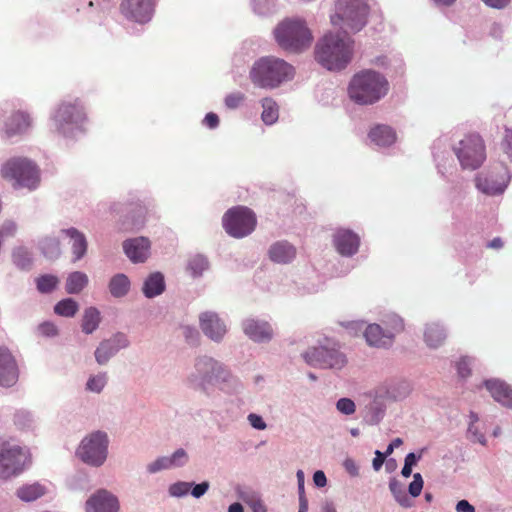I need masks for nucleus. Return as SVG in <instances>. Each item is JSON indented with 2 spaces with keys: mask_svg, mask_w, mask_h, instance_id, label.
<instances>
[{
  "mask_svg": "<svg viewBox=\"0 0 512 512\" xmlns=\"http://www.w3.org/2000/svg\"><path fill=\"white\" fill-rule=\"evenodd\" d=\"M316 60L330 71L344 69L352 58V42L345 35L327 33L315 49Z\"/></svg>",
  "mask_w": 512,
  "mask_h": 512,
  "instance_id": "nucleus-1",
  "label": "nucleus"
},
{
  "mask_svg": "<svg viewBox=\"0 0 512 512\" xmlns=\"http://www.w3.org/2000/svg\"><path fill=\"white\" fill-rule=\"evenodd\" d=\"M389 90L387 79L374 70H363L355 74L348 86L351 100L361 105H371L383 98Z\"/></svg>",
  "mask_w": 512,
  "mask_h": 512,
  "instance_id": "nucleus-2",
  "label": "nucleus"
},
{
  "mask_svg": "<svg viewBox=\"0 0 512 512\" xmlns=\"http://www.w3.org/2000/svg\"><path fill=\"white\" fill-rule=\"evenodd\" d=\"M294 68L286 61L273 57H262L257 60L251 70V81L260 88H276L281 83L291 80Z\"/></svg>",
  "mask_w": 512,
  "mask_h": 512,
  "instance_id": "nucleus-3",
  "label": "nucleus"
},
{
  "mask_svg": "<svg viewBox=\"0 0 512 512\" xmlns=\"http://www.w3.org/2000/svg\"><path fill=\"white\" fill-rule=\"evenodd\" d=\"M369 7L364 0H337L331 22L344 34L358 32L365 25Z\"/></svg>",
  "mask_w": 512,
  "mask_h": 512,
  "instance_id": "nucleus-4",
  "label": "nucleus"
},
{
  "mask_svg": "<svg viewBox=\"0 0 512 512\" xmlns=\"http://www.w3.org/2000/svg\"><path fill=\"white\" fill-rule=\"evenodd\" d=\"M0 173L4 179L12 181L15 188L35 189L40 182L37 166L27 158L15 157L7 160Z\"/></svg>",
  "mask_w": 512,
  "mask_h": 512,
  "instance_id": "nucleus-5",
  "label": "nucleus"
},
{
  "mask_svg": "<svg viewBox=\"0 0 512 512\" xmlns=\"http://www.w3.org/2000/svg\"><path fill=\"white\" fill-rule=\"evenodd\" d=\"M274 34L279 46L291 52L308 48L312 41L309 29L301 20H284L277 26Z\"/></svg>",
  "mask_w": 512,
  "mask_h": 512,
  "instance_id": "nucleus-6",
  "label": "nucleus"
},
{
  "mask_svg": "<svg viewBox=\"0 0 512 512\" xmlns=\"http://www.w3.org/2000/svg\"><path fill=\"white\" fill-rule=\"evenodd\" d=\"M453 150L463 169L475 170L486 160V146L477 133L465 135Z\"/></svg>",
  "mask_w": 512,
  "mask_h": 512,
  "instance_id": "nucleus-7",
  "label": "nucleus"
},
{
  "mask_svg": "<svg viewBox=\"0 0 512 512\" xmlns=\"http://www.w3.org/2000/svg\"><path fill=\"white\" fill-rule=\"evenodd\" d=\"M225 231L234 238H242L251 234L256 227V216L252 210L244 206L229 209L222 219Z\"/></svg>",
  "mask_w": 512,
  "mask_h": 512,
  "instance_id": "nucleus-8",
  "label": "nucleus"
},
{
  "mask_svg": "<svg viewBox=\"0 0 512 512\" xmlns=\"http://www.w3.org/2000/svg\"><path fill=\"white\" fill-rule=\"evenodd\" d=\"M108 439L103 432L97 431L84 438L77 450L79 458L92 466H100L107 457Z\"/></svg>",
  "mask_w": 512,
  "mask_h": 512,
  "instance_id": "nucleus-9",
  "label": "nucleus"
},
{
  "mask_svg": "<svg viewBox=\"0 0 512 512\" xmlns=\"http://www.w3.org/2000/svg\"><path fill=\"white\" fill-rule=\"evenodd\" d=\"M303 358L316 368L341 369L347 363L346 356L335 347L318 346L309 348Z\"/></svg>",
  "mask_w": 512,
  "mask_h": 512,
  "instance_id": "nucleus-10",
  "label": "nucleus"
},
{
  "mask_svg": "<svg viewBox=\"0 0 512 512\" xmlns=\"http://www.w3.org/2000/svg\"><path fill=\"white\" fill-rule=\"evenodd\" d=\"M26 462L23 449L17 445H0V479H8L22 472Z\"/></svg>",
  "mask_w": 512,
  "mask_h": 512,
  "instance_id": "nucleus-11",
  "label": "nucleus"
},
{
  "mask_svg": "<svg viewBox=\"0 0 512 512\" xmlns=\"http://www.w3.org/2000/svg\"><path fill=\"white\" fill-rule=\"evenodd\" d=\"M85 119L86 113L84 107L78 100L74 102H63L59 105L54 115L56 129L63 133H65V125H78Z\"/></svg>",
  "mask_w": 512,
  "mask_h": 512,
  "instance_id": "nucleus-12",
  "label": "nucleus"
},
{
  "mask_svg": "<svg viewBox=\"0 0 512 512\" xmlns=\"http://www.w3.org/2000/svg\"><path fill=\"white\" fill-rule=\"evenodd\" d=\"M155 0H122L121 14L128 20L144 24L151 20Z\"/></svg>",
  "mask_w": 512,
  "mask_h": 512,
  "instance_id": "nucleus-13",
  "label": "nucleus"
},
{
  "mask_svg": "<svg viewBox=\"0 0 512 512\" xmlns=\"http://www.w3.org/2000/svg\"><path fill=\"white\" fill-rule=\"evenodd\" d=\"M18 380V368L16 361L9 350L0 347V385L13 386Z\"/></svg>",
  "mask_w": 512,
  "mask_h": 512,
  "instance_id": "nucleus-14",
  "label": "nucleus"
},
{
  "mask_svg": "<svg viewBox=\"0 0 512 512\" xmlns=\"http://www.w3.org/2000/svg\"><path fill=\"white\" fill-rule=\"evenodd\" d=\"M200 328L203 333L213 341H220L226 334V325L221 321L217 314L213 312H204L199 317Z\"/></svg>",
  "mask_w": 512,
  "mask_h": 512,
  "instance_id": "nucleus-15",
  "label": "nucleus"
},
{
  "mask_svg": "<svg viewBox=\"0 0 512 512\" xmlns=\"http://www.w3.org/2000/svg\"><path fill=\"white\" fill-rule=\"evenodd\" d=\"M333 241L336 250L343 256L354 255L360 244L358 235L348 229H338L334 234Z\"/></svg>",
  "mask_w": 512,
  "mask_h": 512,
  "instance_id": "nucleus-16",
  "label": "nucleus"
},
{
  "mask_svg": "<svg viewBox=\"0 0 512 512\" xmlns=\"http://www.w3.org/2000/svg\"><path fill=\"white\" fill-rule=\"evenodd\" d=\"M87 512H117L118 501L106 490H100L87 501Z\"/></svg>",
  "mask_w": 512,
  "mask_h": 512,
  "instance_id": "nucleus-17",
  "label": "nucleus"
},
{
  "mask_svg": "<svg viewBox=\"0 0 512 512\" xmlns=\"http://www.w3.org/2000/svg\"><path fill=\"white\" fill-rule=\"evenodd\" d=\"M244 333L255 342H264L272 339L273 330L266 321L247 319L243 322Z\"/></svg>",
  "mask_w": 512,
  "mask_h": 512,
  "instance_id": "nucleus-18",
  "label": "nucleus"
},
{
  "mask_svg": "<svg viewBox=\"0 0 512 512\" xmlns=\"http://www.w3.org/2000/svg\"><path fill=\"white\" fill-rule=\"evenodd\" d=\"M492 398L505 407H512V387L503 380L490 379L484 382Z\"/></svg>",
  "mask_w": 512,
  "mask_h": 512,
  "instance_id": "nucleus-19",
  "label": "nucleus"
},
{
  "mask_svg": "<svg viewBox=\"0 0 512 512\" xmlns=\"http://www.w3.org/2000/svg\"><path fill=\"white\" fill-rule=\"evenodd\" d=\"M123 248L131 261L144 262L149 255L150 242L144 237L134 238L125 241Z\"/></svg>",
  "mask_w": 512,
  "mask_h": 512,
  "instance_id": "nucleus-20",
  "label": "nucleus"
},
{
  "mask_svg": "<svg viewBox=\"0 0 512 512\" xmlns=\"http://www.w3.org/2000/svg\"><path fill=\"white\" fill-rule=\"evenodd\" d=\"M364 337L368 345L383 348L392 344L394 335L383 331L382 327L378 324H370L365 329Z\"/></svg>",
  "mask_w": 512,
  "mask_h": 512,
  "instance_id": "nucleus-21",
  "label": "nucleus"
},
{
  "mask_svg": "<svg viewBox=\"0 0 512 512\" xmlns=\"http://www.w3.org/2000/svg\"><path fill=\"white\" fill-rule=\"evenodd\" d=\"M195 368L197 371V375L195 377L201 380V385L211 382L214 377H217L220 369L218 363L209 357H201L197 359Z\"/></svg>",
  "mask_w": 512,
  "mask_h": 512,
  "instance_id": "nucleus-22",
  "label": "nucleus"
},
{
  "mask_svg": "<svg viewBox=\"0 0 512 512\" xmlns=\"http://www.w3.org/2000/svg\"><path fill=\"white\" fill-rule=\"evenodd\" d=\"M296 256V249L286 241L273 244L269 249V257L276 263H288Z\"/></svg>",
  "mask_w": 512,
  "mask_h": 512,
  "instance_id": "nucleus-23",
  "label": "nucleus"
},
{
  "mask_svg": "<svg viewBox=\"0 0 512 512\" xmlns=\"http://www.w3.org/2000/svg\"><path fill=\"white\" fill-rule=\"evenodd\" d=\"M31 126L30 116L22 111L15 112L5 123V132L13 136L25 132Z\"/></svg>",
  "mask_w": 512,
  "mask_h": 512,
  "instance_id": "nucleus-24",
  "label": "nucleus"
},
{
  "mask_svg": "<svg viewBox=\"0 0 512 512\" xmlns=\"http://www.w3.org/2000/svg\"><path fill=\"white\" fill-rule=\"evenodd\" d=\"M369 138L378 146H389L396 140L393 129L386 125H377L369 132Z\"/></svg>",
  "mask_w": 512,
  "mask_h": 512,
  "instance_id": "nucleus-25",
  "label": "nucleus"
},
{
  "mask_svg": "<svg viewBox=\"0 0 512 512\" xmlns=\"http://www.w3.org/2000/svg\"><path fill=\"white\" fill-rule=\"evenodd\" d=\"M67 236L72 240V251L74 254V261L80 260L87 251V240L83 233L75 228H70L64 231Z\"/></svg>",
  "mask_w": 512,
  "mask_h": 512,
  "instance_id": "nucleus-26",
  "label": "nucleus"
},
{
  "mask_svg": "<svg viewBox=\"0 0 512 512\" xmlns=\"http://www.w3.org/2000/svg\"><path fill=\"white\" fill-rule=\"evenodd\" d=\"M165 283L164 277L161 273L156 272L151 274L144 283L143 293L146 297L152 298L164 291Z\"/></svg>",
  "mask_w": 512,
  "mask_h": 512,
  "instance_id": "nucleus-27",
  "label": "nucleus"
},
{
  "mask_svg": "<svg viewBox=\"0 0 512 512\" xmlns=\"http://www.w3.org/2000/svg\"><path fill=\"white\" fill-rule=\"evenodd\" d=\"M127 339L123 338V344L114 346L113 341H103L100 343L99 347L95 351L96 361L103 365L105 364L110 357H112L119 349L127 346Z\"/></svg>",
  "mask_w": 512,
  "mask_h": 512,
  "instance_id": "nucleus-28",
  "label": "nucleus"
},
{
  "mask_svg": "<svg viewBox=\"0 0 512 512\" xmlns=\"http://www.w3.org/2000/svg\"><path fill=\"white\" fill-rule=\"evenodd\" d=\"M446 334L443 328L436 323L428 324L424 331V339L431 348L439 347L445 340Z\"/></svg>",
  "mask_w": 512,
  "mask_h": 512,
  "instance_id": "nucleus-29",
  "label": "nucleus"
},
{
  "mask_svg": "<svg viewBox=\"0 0 512 512\" xmlns=\"http://www.w3.org/2000/svg\"><path fill=\"white\" fill-rule=\"evenodd\" d=\"M88 284V277L85 273L75 271L66 280L65 289L69 294L80 293Z\"/></svg>",
  "mask_w": 512,
  "mask_h": 512,
  "instance_id": "nucleus-30",
  "label": "nucleus"
},
{
  "mask_svg": "<svg viewBox=\"0 0 512 512\" xmlns=\"http://www.w3.org/2000/svg\"><path fill=\"white\" fill-rule=\"evenodd\" d=\"M45 487L38 484H28L20 487L17 490V496L23 501H34L45 494Z\"/></svg>",
  "mask_w": 512,
  "mask_h": 512,
  "instance_id": "nucleus-31",
  "label": "nucleus"
},
{
  "mask_svg": "<svg viewBox=\"0 0 512 512\" xmlns=\"http://www.w3.org/2000/svg\"><path fill=\"white\" fill-rule=\"evenodd\" d=\"M100 320V312L95 307L87 308L82 319V331L91 334L99 326Z\"/></svg>",
  "mask_w": 512,
  "mask_h": 512,
  "instance_id": "nucleus-32",
  "label": "nucleus"
},
{
  "mask_svg": "<svg viewBox=\"0 0 512 512\" xmlns=\"http://www.w3.org/2000/svg\"><path fill=\"white\" fill-rule=\"evenodd\" d=\"M476 186L485 194L495 195L504 191L505 185L489 179L487 176L478 175L476 177Z\"/></svg>",
  "mask_w": 512,
  "mask_h": 512,
  "instance_id": "nucleus-33",
  "label": "nucleus"
},
{
  "mask_svg": "<svg viewBox=\"0 0 512 512\" xmlns=\"http://www.w3.org/2000/svg\"><path fill=\"white\" fill-rule=\"evenodd\" d=\"M129 288L130 281L124 274H117L110 280L109 290L114 297H122L126 295Z\"/></svg>",
  "mask_w": 512,
  "mask_h": 512,
  "instance_id": "nucleus-34",
  "label": "nucleus"
},
{
  "mask_svg": "<svg viewBox=\"0 0 512 512\" xmlns=\"http://www.w3.org/2000/svg\"><path fill=\"white\" fill-rule=\"evenodd\" d=\"M389 489L393 494L395 500L405 508H409L412 506V500L407 495L403 485L396 479H391L389 482Z\"/></svg>",
  "mask_w": 512,
  "mask_h": 512,
  "instance_id": "nucleus-35",
  "label": "nucleus"
},
{
  "mask_svg": "<svg viewBox=\"0 0 512 512\" xmlns=\"http://www.w3.org/2000/svg\"><path fill=\"white\" fill-rule=\"evenodd\" d=\"M262 108V120L268 125L275 123L278 119V107L276 102L271 98H264L262 100Z\"/></svg>",
  "mask_w": 512,
  "mask_h": 512,
  "instance_id": "nucleus-36",
  "label": "nucleus"
},
{
  "mask_svg": "<svg viewBox=\"0 0 512 512\" xmlns=\"http://www.w3.org/2000/svg\"><path fill=\"white\" fill-rule=\"evenodd\" d=\"M79 309L78 303L72 298H66L59 301L55 307L54 312L63 317H73Z\"/></svg>",
  "mask_w": 512,
  "mask_h": 512,
  "instance_id": "nucleus-37",
  "label": "nucleus"
},
{
  "mask_svg": "<svg viewBox=\"0 0 512 512\" xmlns=\"http://www.w3.org/2000/svg\"><path fill=\"white\" fill-rule=\"evenodd\" d=\"M59 284V279L50 274L42 275L36 279V287L40 293H50Z\"/></svg>",
  "mask_w": 512,
  "mask_h": 512,
  "instance_id": "nucleus-38",
  "label": "nucleus"
},
{
  "mask_svg": "<svg viewBox=\"0 0 512 512\" xmlns=\"http://www.w3.org/2000/svg\"><path fill=\"white\" fill-rule=\"evenodd\" d=\"M13 261L19 268L27 269L32 263L31 254L26 248L19 247L13 252Z\"/></svg>",
  "mask_w": 512,
  "mask_h": 512,
  "instance_id": "nucleus-39",
  "label": "nucleus"
},
{
  "mask_svg": "<svg viewBox=\"0 0 512 512\" xmlns=\"http://www.w3.org/2000/svg\"><path fill=\"white\" fill-rule=\"evenodd\" d=\"M43 253L48 258H55L60 254V243L57 239L48 238L41 244Z\"/></svg>",
  "mask_w": 512,
  "mask_h": 512,
  "instance_id": "nucleus-40",
  "label": "nucleus"
},
{
  "mask_svg": "<svg viewBox=\"0 0 512 512\" xmlns=\"http://www.w3.org/2000/svg\"><path fill=\"white\" fill-rule=\"evenodd\" d=\"M208 267V262L203 256H195L189 261L188 269L194 277L202 274Z\"/></svg>",
  "mask_w": 512,
  "mask_h": 512,
  "instance_id": "nucleus-41",
  "label": "nucleus"
},
{
  "mask_svg": "<svg viewBox=\"0 0 512 512\" xmlns=\"http://www.w3.org/2000/svg\"><path fill=\"white\" fill-rule=\"evenodd\" d=\"M106 384V375L100 374L97 376L90 377L87 382V389L92 392H101Z\"/></svg>",
  "mask_w": 512,
  "mask_h": 512,
  "instance_id": "nucleus-42",
  "label": "nucleus"
},
{
  "mask_svg": "<svg viewBox=\"0 0 512 512\" xmlns=\"http://www.w3.org/2000/svg\"><path fill=\"white\" fill-rule=\"evenodd\" d=\"M339 412L345 415H351L355 412V403L350 398H340L336 403Z\"/></svg>",
  "mask_w": 512,
  "mask_h": 512,
  "instance_id": "nucleus-43",
  "label": "nucleus"
},
{
  "mask_svg": "<svg viewBox=\"0 0 512 512\" xmlns=\"http://www.w3.org/2000/svg\"><path fill=\"white\" fill-rule=\"evenodd\" d=\"M192 486V483L188 482H177L170 486L169 492L172 496L181 497L186 495L190 488Z\"/></svg>",
  "mask_w": 512,
  "mask_h": 512,
  "instance_id": "nucleus-44",
  "label": "nucleus"
},
{
  "mask_svg": "<svg viewBox=\"0 0 512 512\" xmlns=\"http://www.w3.org/2000/svg\"><path fill=\"white\" fill-rule=\"evenodd\" d=\"M423 488V479L420 473H416L413 476V481L409 485V493L412 497L420 495Z\"/></svg>",
  "mask_w": 512,
  "mask_h": 512,
  "instance_id": "nucleus-45",
  "label": "nucleus"
},
{
  "mask_svg": "<svg viewBox=\"0 0 512 512\" xmlns=\"http://www.w3.org/2000/svg\"><path fill=\"white\" fill-rule=\"evenodd\" d=\"M171 467L172 465L170 463V460H168V457H161L148 465V471L150 473H155L162 469H169Z\"/></svg>",
  "mask_w": 512,
  "mask_h": 512,
  "instance_id": "nucleus-46",
  "label": "nucleus"
},
{
  "mask_svg": "<svg viewBox=\"0 0 512 512\" xmlns=\"http://www.w3.org/2000/svg\"><path fill=\"white\" fill-rule=\"evenodd\" d=\"M244 99V94L240 92L232 93L225 98V104L228 108L235 109L241 105Z\"/></svg>",
  "mask_w": 512,
  "mask_h": 512,
  "instance_id": "nucleus-47",
  "label": "nucleus"
},
{
  "mask_svg": "<svg viewBox=\"0 0 512 512\" xmlns=\"http://www.w3.org/2000/svg\"><path fill=\"white\" fill-rule=\"evenodd\" d=\"M457 372L460 377L466 378L470 375V361L467 357L461 358L456 364Z\"/></svg>",
  "mask_w": 512,
  "mask_h": 512,
  "instance_id": "nucleus-48",
  "label": "nucleus"
},
{
  "mask_svg": "<svg viewBox=\"0 0 512 512\" xmlns=\"http://www.w3.org/2000/svg\"><path fill=\"white\" fill-rule=\"evenodd\" d=\"M168 460H170L172 467L180 466L186 462L187 454L184 449H178L171 457H168Z\"/></svg>",
  "mask_w": 512,
  "mask_h": 512,
  "instance_id": "nucleus-49",
  "label": "nucleus"
},
{
  "mask_svg": "<svg viewBox=\"0 0 512 512\" xmlns=\"http://www.w3.org/2000/svg\"><path fill=\"white\" fill-rule=\"evenodd\" d=\"M17 226L13 221H6L0 228V237H12L16 234Z\"/></svg>",
  "mask_w": 512,
  "mask_h": 512,
  "instance_id": "nucleus-50",
  "label": "nucleus"
},
{
  "mask_svg": "<svg viewBox=\"0 0 512 512\" xmlns=\"http://www.w3.org/2000/svg\"><path fill=\"white\" fill-rule=\"evenodd\" d=\"M502 148L508 158L512 161V129L506 130L505 138L502 142Z\"/></svg>",
  "mask_w": 512,
  "mask_h": 512,
  "instance_id": "nucleus-51",
  "label": "nucleus"
},
{
  "mask_svg": "<svg viewBox=\"0 0 512 512\" xmlns=\"http://www.w3.org/2000/svg\"><path fill=\"white\" fill-rule=\"evenodd\" d=\"M248 421L250 425L255 429L264 430L266 428V423L264 422L263 418L257 414H249Z\"/></svg>",
  "mask_w": 512,
  "mask_h": 512,
  "instance_id": "nucleus-52",
  "label": "nucleus"
},
{
  "mask_svg": "<svg viewBox=\"0 0 512 512\" xmlns=\"http://www.w3.org/2000/svg\"><path fill=\"white\" fill-rule=\"evenodd\" d=\"M209 489V483L207 481H204L200 484H196L192 491H191V494L195 497V498H200L201 496H203L207 490Z\"/></svg>",
  "mask_w": 512,
  "mask_h": 512,
  "instance_id": "nucleus-53",
  "label": "nucleus"
},
{
  "mask_svg": "<svg viewBox=\"0 0 512 512\" xmlns=\"http://www.w3.org/2000/svg\"><path fill=\"white\" fill-rule=\"evenodd\" d=\"M39 331L46 336H54L57 334V328L52 323H43L39 326Z\"/></svg>",
  "mask_w": 512,
  "mask_h": 512,
  "instance_id": "nucleus-54",
  "label": "nucleus"
},
{
  "mask_svg": "<svg viewBox=\"0 0 512 512\" xmlns=\"http://www.w3.org/2000/svg\"><path fill=\"white\" fill-rule=\"evenodd\" d=\"M204 123L211 129L216 128L219 124V117L217 114L210 112L205 116Z\"/></svg>",
  "mask_w": 512,
  "mask_h": 512,
  "instance_id": "nucleus-55",
  "label": "nucleus"
},
{
  "mask_svg": "<svg viewBox=\"0 0 512 512\" xmlns=\"http://www.w3.org/2000/svg\"><path fill=\"white\" fill-rule=\"evenodd\" d=\"M183 334H184V336L186 337V339L189 342L197 341L198 337H199L198 331L196 329H194V328L189 327V326L183 327Z\"/></svg>",
  "mask_w": 512,
  "mask_h": 512,
  "instance_id": "nucleus-56",
  "label": "nucleus"
},
{
  "mask_svg": "<svg viewBox=\"0 0 512 512\" xmlns=\"http://www.w3.org/2000/svg\"><path fill=\"white\" fill-rule=\"evenodd\" d=\"M385 454L380 452L379 450L375 451V458L373 459L372 465L375 471L380 470L382 467L384 461H385Z\"/></svg>",
  "mask_w": 512,
  "mask_h": 512,
  "instance_id": "nucleus-57",
  "label": "nucleus"
},
{
  "mask_svg": "<svg viewBox=\"0 0 512 512\" xmlns=\"http://www.w3.org/2000/svg\"><path fill=\"white\" fill-rule=\"evenodd\" d=\"M313 481L317 487H324L327 483L326 476L323 471H316L313 475Z\"/></svg>",
  "mask_w": 512,
  "mask_h": 512,
  "instance_id": "nucleus-58",
  "label": "nucleus"
},
{
  "mask_svg": "<svg viewBox=\"0 0 512 512\" xmlns=\"http://www.w3.org/2000/svg\"><path fill=\"white\" fill-rule=\"evenodd\" d=\"M456 511L475 512V508L467 500H460L456 505Z\"/></svg>",
  "mask_w": 512,
  "mask_h": 512,
  "instance_id": "nucleus-59",
  "label": "nucleus"
},
{
  "mask_svg": "<svg viewBox=\"0 0 512 512\" xmlns=\"http://www.w3.org/2000/svg\"><path fill=\"white\" fill-rule=\"evenodd\" d=\"M27 421H29V415L26 412H17L14 416L15 424L21 427H24Z\"/></svg>",
  "mask_w": 512,
  "mask_h": 512,
  "instance_id": "nucleus-60",
  "label": "nucleus"
},
{
  "mask_svg": "<svg viewBox=\"0 0 512 512\" xmlns=\"http://www.w3.org/2000/svg\"><path fill=\"white\" fill-rule=\"evenodd\" d=\"M344 467L350 475H358V467L352 459H346L344 462Z\"/></svg>",
  "mask_w": 512,
  "mask_h": 512,
  "instance_id": "nucleus-61",
  "label": "nucleus"
},
{
  "mask_svg": "<svg viewBox=\"0 0 512 512\" xmlns=\"http://www.w3.org/2000/svg\"><path fill=\"white\" fill-rule=\"evenodd\" d=\"M468 432L473 435L475 441H477L481 444H485V436L481 433H478V431L475 428V426L473 425V423H470Z\"/></svg>",
  "mask_w": 512,
  "mask_h": 512,
  "instance_id": "nucleus-62",
  "label": "nucleus"
},
{
  "mask_svg": "<svg viewBox=\"0 0 512 512\" xmlns=\"http://www.w3.org/2000/svg\"><path fill=\"white\" fill-rule=\"evenodd\" d=\"M482 1L485 4H487L488 6H491L493 8H498V9L506 7L510 2V0H482Z\"/></svg>",
  "mask_w": 512,
  "mask_h": 512,
  "instance_id": "nucleus-63",
  "label": "nucleus"
},
{
  "mask_svg": "<svg viewBox=\"0 0 512 512\" xmlns=\"http://www.w3.org/2000/svg\"><path fill=\"white\" fill-rule=\"evenodd\" d=\"M308 511V501L302 493H300L299 497V511L298 512H307Z\"/></svg>",
  "mask_w": 512,
  "mask_h": 512,
  "instance_id": "nucleus-64",
  "label": "nucleus"
}]
</instances>
